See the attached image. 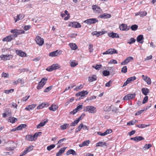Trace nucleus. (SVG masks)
Returning <instances> with one entry per match:
<instances>
[{
	"label": "nucleus",
	"mask_w": 156,
	"mask_h": 156,
	"mask_svg": "<svg viewBox=\"0 0 156 156\" xmlns=\"http://www.w3.org/2000/svg\"><path fill=\"white\" fill-rule=\"evenodd\" d=\"M83 111L92 114L95 113L97 112L96 108L91 105L85 107L84 108Z\"/></svg>",
	"instance_id": "obj_1"
},
{
	"label": "nucleus",
	"mask_w": 156,
	"mask_h": 156,
	"mask_svg": "<svg viewBox=\"0 0 156 156\" xmlns=\"http://www.w3.org/2000/svg\"><path fill=\"white\" fill-rule=\"evenodd\" d=\"M35 41L36 44L39 46H42L44 43L43 38L39 36H37L36 37Z\"/></svg>",
	"instance_id": "obj_2"
},
{
	"label": "nucleus",
	"mask_w": 156,
	"mask_h": 156,
	"mask_svg": "<svg viewBox=\"0 0 156 156\" xmlns=\"http://www.w3.org/2000/svg\"><path fill=\"white\" fill-rule=\"evenodd\" d=\"M47 79L45 78H42L41 81L38 83L37 87L38 90L42 89L46 83Z\"/></svg>",
	"instance_id": "obj_3"
},
{
	"label": "nucleus",
	"mask_w": 156,
	"mask_h": 156,
	"mask_svg": "<svg viewBox=\"0 0 156 156\" xmlns=\"http://www.w3.org/2000/svg\"><path fill=\"white\" fill-rule=\"evenodd\" d=\"M16 37V35H14L13 34H10L4 37L2 39V41L3 42H8L13 40Z\"/></svg>",
	"instance_id": "obj_4"
},
{
	"label": "nucleus",
	"mask_w": 156,
	"mask_h": 156,
	"mask_svg": "<svg viewBox=\"0 0 156 156\" xmlns=\"http://www.w3.org/2000/svg\"><path fill=\"white\" fill-rule=\"evenodd\" d=\"M60 67V66L58 64L56 63L53 64L51 66L48 67L46 70L48 71L51 72L57 69Z\"/></svg>",
	"instance_id": "obj_5"
},
{
	"label": "nucleus",
	"mask_w": 156,
	"mask_h": 156,
	"mask_svg": "<svg viewBox=\"0 0 156 156\" xmlns=\"http://www.w3.org/2000/svg\"><path fill=\"white\" fill-rule=\"evenodd\" d=\"M11 33L13 34L14 35H16V37H17L18 35H20L25 33V31L22 30H18L17 29H14L10 31Z\"/></svg>",
	"instance_id": "obj_6"
},
{
	"label": "nucleus",
	"mask_w": 156,
	"mask_h": 156,
	"mask_svg": "<svg viewBox=\"0 0 156 156\" xmlns=\"http://www.w3.org/2000/svg\"><path fill=\"white\" fill-rule=\"evenodd\" d=\"M62 52V51L61 50H56L50 52L49 55L51 57H56L60 55Z\"/></svg>",
	"instance_id": "obj_7"
},
{
	"label": "nucleus",
	"mask_w": 156,
	"mask_h": 156,
	"mask_svg": "<svg viewBox=\"0 0 156 156\" xmlns=\"http://www.w3.org/2000/svg\"><path fill=\"white\" fill-rule=\"evenodd\" d=\"M117 51L114 48H110L108 49L106 51L103 52L102 54L104 55H112L115 54H118Z\"/></svg>",
	"instance_id": "obj_8"
},
{
	"label": "nucleus",
	"mask_w": 156,
	"mask_h": 156,
	"mask_svg": "<svg viewBox=\"0 0 156 156\" xmlns=\"http://www.w3.org/2000/svg\"><path fill=\"white\" fill-rule=\"evenodd\" d=\"M93 12L95 13L98 14L102 12V10L100 7L96 5H93L92 7Z\"/></svg>",
	"instance_id": "obj_9"
},
{
	"label": "nucleus",
	"mask_w": 156,
	"mask_h": 156,
	"mask_svg": "<svg viewBox=\"0 0 156 156\" xmlns=\"http://www.w3.org/2000/svg\"><path fill=\"white\" fill-rule=\"evenodd\" d=\"M0 58L2 60L5 61L10 60L12 58V56L11 55L2 54L0 55Z\"/></svg>",
	"instance_id": "obj_10"
},
{
	"label": "nucleus",
	"mask_w": 156,
	"mask_h": 156,
	"mask_svg": "<svg viewBox=\"0 0 156 156\" xmlns=\"http://www.w3.org/2000/svg\"><path fill=\"white\" fill-rule=\"evenodd\" d=\"M69 26L75 28H79L81 27L80 24L77 22H71L69 24Z\"/></svg>",
	"instance_id": "obj_11"
},
{
	"label": "nucleus",
	"mask_w": 156,
	"mask_h": 156,
	"mask_svg": "<svg viewBox=\"0 0 156 156\" xmlns=\"http://www.w3.org/2000/svg\"><path fill=\"white\" fill-rule=\"evenodd\" d=\"M98 22V20L96 18L88 19L84 21V23L90 25L92 23H94Z\"/></svg>",
	"instance_id": "obj_12"
},
{
	"label": "nucleus",
	"mask_w": 156,
	"mask_h": 156,
	"mask_svg": "<svg viewBox=\"0 0 156 156\" xmlns=\"http://www.w3.org/2000/svg\"><path fill=\"white\" fill-rule=\"evenodd\" d=\"M24 17L25 15L23 13H20L18 14L16 17H14L15 23L20 20H22L24 18Z\"/></svg>",
	"instance_id": "obj_13"
},
{
	"label": "nucleus",
	"mask_w": 156,
	"mask_h": 156,
	"mask_svg": "<svg viewBox=\"0 0 156 156\" xmlns=\"http://www.w3.org/2000/svg\"><path fill=\"white\" fill-rule=\"evenodd\" d=\"M142 78L147 83V84L149 85L151 84V81L150 78L148 77L147 76H145L144 75H142Z\"/></svg>",
	"instance_id": "obj_14"
},
{
	"label": "nucleus",
	"mask_w": 156,
	"mask_h": 156,
	"mask_svg": "<svg viewBox=\"0 0 156 156\" xmlns=\"http://www.w3.org/2000/svg\"><path fill=\"white\" fill-rule=\"evenodd\" d=\"M133 60V58L132 57H129L125 59L124 61L121 63V65H125Z\"/></svg>",
	"instance_id": "obj_15"
},
{
	"label": "nucleus",
	"mask_w": 156,
	"mask_h": 156,
	"mask_svg": "<svg viewBox=\"0 0 156 156\" xmlns=\"http://www.w3.org/2000/svg\"><path fill=\"white\" fill-rule=\"evenodd\" d=\"M119 28L122 31H127L129 30V27L126 24L122 23L119 26Z\"/></svg>",
	"instance_id": "obj_16"
},
{
	"label": "nucleus",
	"mask_w": 156,
	"mask_h": 156,
	"mask_svg": "<svg viewBox=\"0 0 156 156\" xmlns=\"http://www.w3.org/2000/svg\"><path fill=\"white\" fill-rule=\"evenodd\" d=\"M109 145V144L102 141H100L96 144V147H107Z\"/></svg>",
	"instance_id": "obj_17"
},
{
	"label": "nucleus",
	"mask_w": 156,
	"mask_h": 156,
	"mask_svg": "<svg viewBox=\"0 0 156 156\" xmlns=\"http://www.w3.org/2000/svg\"><path fill=\"white\" fill-rule=\"evenodd\" d=\"M135 94H129L127 95L123 98L124 100H128L134 98L135 97Z\"/></svg>",
	"instance_id": "obj_18"
},
{
	"label": "nucleus",
	"mask_w": 156,
	"mask_h": 156,
	"mask_svg": "<svg viewBox=\"0 0 156 156\" xmlns=\"http://www.w3.org/2000/svg\"><path fill=\"white\" fill-rule=\"evenodd\" d=\"M37 106L36 104H33L27 106L25 110L27 111H30L33 110Z\"/></svg>",
	"instance_id": "obj_19"
},
{
	"label": "nucleus",
	"mask_w": 156,
	"mask_h": 156,
	"mask_svg": "<svg viewBox=\"0 0 156 156\" xmlns=\"http://www.w3.org/2000/svg\"><path fill=\"white\" fill-rule=\"evenodd\" d=\"M88 93V92L87 91L83 90L76 93V96H80L81 97H82L84 96L85 95H87Z\"/></svg>",
	"instance_id": "obj_20"
},
{
	"label": "nucleus",
	"mask_w": 156,
	"mask_h": 156,
	"mask_svg": "<svg viewBox=\"0 0 156 156\" xmlns=\"http://www.w3.org/2000/svg\"><path fill=\"white\" fill-rule=\"evenodd\" d=\"M108 36L112 38H119V36L117 33H115L113 32H111L108 34Z\"/></svg>",
	"instance_id": "obj_21"
},
{
	"label": "nucleus",
	"mask_w": 156,
	"mask_h": 156,
	"mask_svg": "<svg viewBox=\"0 0 156 156\" xmlns=\"http://www.w3.org/2000/svg\"><path fill=\"white\" fill-rule=\"evenodd\" d=\"M26 138L27 140L30 141L36 140L34 135H26Z\"/></svg>",
	"instance_id": "obj_22"
},
{
	"label": "nucleus",
	"mask_w": 156,
	"mask_h": 156,
	"mask_svg": "<svg viewBox=\"0 0 156 156\" xmlns=\"http://www.w3.org/2000/svg\"><path fill=\"white\" fill-rule=\"evenodd\" d=\"M97 77L95 75H92L88 77V80L90 82H92L97 80Z\"/></svg>",
	"instance_id": "obj_23"
},
{
	"label": "nucleus",
	"mask_w": 156,
	"mask_h": 156,
	"mask_svg": "<svg viewBox=\"0 0 156 156\" xmlns=\"http://www.w3.org/2000/svg\"><path fill=\"white\" fill-rule=\"evenodd\" d=\"M48 106V104L47 103H42L40 105H39L37 107V109H42L45 107L46 106Z\"/></svg>",
	"instance_id": "obj_24"
},
{
	"label": "nucleus",
	"mask_w": 156,
	"mask_h": 156,
	"mask_svg": "<svg viewBox=\"0 0 156 156\" xmlns=\"http://www.w3.org/2000/svg\"><path fill=\"white\" fill-rule=\"evenodd\" d=\"M144 37L142 35H140L138 36L136 38V41L137 42L142 44L144 42Z\"/></svg>",
	"instance_id": "obj_25"
},
{
	"label": "nucleus",
	"mask_w": 156,
	"mask_h": 156,
	"mask_svg": "<svg viewBox=\"0 0 156 156\" xmlns=\"http://www.w3.org/2000/svg\"><path fill=\"white\" fill-rule=\"evenodd\" d=\"M16 52L18 55L21 57H26L27 56L26 53L21 50H16Z\"/></svg>",
	"instance_id": "obj_26"
},
{
	"label": "nucleus",
	"mask_w": 156,
	"mask_h": 156,
	"mask_svg": "<svg viewBox=\"0 0 156 156\" xmlns=\"http://www.w3.org/2000/svg\"><path fill=\"white\" fill-rule=\"evenodd\" d=\"M66 147H64L61 148L59 151L57 153L56 156H59L62 155L65 151Z\"/></svg>",
	"instance_id": "obj_27"
},
{
	"label": "nucleus",
	"mask_w": 156,
	"mask_h": 156,
	"mask_svg": "<svg viewBox=\"0 0 156 156\" xmlns=\"http://www.w3.org/2000/svg\"><path fill=\"white\" fill-rule=\"evenodd\" d=\"M58 108V107L57 105L53 104L49 107V109L50 111L54 112Z\"/></svg>",
	"instance_id": "obj_28"
},
{
	"label": "nucleus",
	"mask_w": 156,
	"mask_h": 156,
	"mask_svg": "<svg viewBox=\"0 0 156 156\" xmlns=\"http://www.w3.org/2000/svg\"><path fill=\"white\" fill-rule=\"evenodd\" d=\"M69 63L70 66L72 67H74L78 64V62L75 60L70 61Z\"/></svg>",
	"instance_id": "obj_29"
},
{
	"label": "nucleus",
	"mask_w": 156,
	"mask_h": 156,
	"mask_svg": "<svg viewBox=\"0 0 156 156\" xmlns=\"http://www.w3.org/2000/svg\"><path fill=\"white\" fill-rule=\"evenodd\" d=\"M111 16L110 14L104 13L99 16L98 17L101 18H110Z\"/></svg>",
	"instance_id": "obj_30"
},
{
	"label": "nucleus",
	"mask_w": 156,
	"mask_h": 156,
	"mask_svg": "<svg viewBox=\"0 0 156 156\" xmlns=\"http://www.w3.org/2000/svg\"><path fill=\"white\" fill-rule=\"evenodd\" d=\"M70 154H72L73 155H76V153L73 150L71 149L69 150L66 153V154L67 155Z\"/></svg>",
	"instance_id": "obj_31"
},
{
	"label": "nucleus",
	"mask_w": 156,
	"mask_h": 156,
	"mask_svg": "<svg viewBox=\"0 0 156 156\" xmlns=\"http://www.w3.org/2000/svg\"><path fill=\"white\" fill-rule=\"evenodd\" d=\"M90 141L89 140H87L84 141L82 143L79 145L80 147H82L83 146H87L90 144Z\"/></svg>",
	"instance_id": "obj_32"
},
{
	"label": "nucleus",
	"mask_w": 156,
	"mask_h": 156,
	"mask_svg": "<svg viewBox=\"0 0 156 156\" xmlns=\"http://www.w3.org/2000/svg\"><path fill=\"white\" fill-rule=\"evenodd\" d=\"M69 45L71 49L73 50H75L77 48V46L75 43H69Z\"/></svg>",
	"instance_id": "obj_33"
},
{
	"label": "nucleus",
	"mask_w": 156,
	"mask_h": 156,
	"mask_svg": "<svg viewBox=\"0 0 156 156\" xmlns=\"http://www.w3.org/2000/svg\"><path fill=\"white\" fill-rule=\"evenodd\" d=\"M48 120H47L44 122H41L39 124H38L37 126V129H39L41 127L44 126L45 124L48 122Z\"/></svg>",
	"instance_id": "obj_34"
},
{
	"label": "nucleus",
	"mask_w": 156,
	"mask_h": 156,
	"mask_svg": "<svg viewBox=\"0 0 156 156\" xmlns=\"http://www.w3.org/2000/svg\"><path fill=\"white\" fill-rule=\"evenodd\" d=\"M151 147L152 145L151 144H145L144 145V146L142 147V150L145 151Z\"/></svg>",
	"instance_id": "obj_35"
},
{
	"label": "nucleus",
	"mask_w": 156,
	"mask_h": 156,
	"mask_svg": "<svg viewBox=\"0 0 156 156\" xmlns=\"http://www.w3.org/2000/svg\"><path fill=\"white\" fill-rule=\"evenodd\" d=\"M141 91L142 93L145 95H147L149 92V90L147 88H142Z\"/></svg>",
	"instance_id": "obj_36"
},
{
	"label": "nucleus",
	"mask_w": 156,
	"mask_h": 156,
	"mask_svg": "<svg viewBox=\"0 0 156 156\" xmlns=\"http://www.w3.org/2000/svg\"><path fill=\"white\" fill-rule=\"evenodd\" d=\"M27 126V125L25 124H22L20 126H18L17 127V130H20L22 129L23 128H25Z\"/></svg>",
	"instance_id": "obj_37"
},
{
	"label": "nucleus",
	"mask_w": 156,
	"mask_h": 156,
	"mask_svg": "<svg viewBox=\"0 0 156 156\" xmlns=\"http://www.w3.org/2000/svg\"><path fill=\"white\" fill-rule=\"evenodd\" d=\"M102 66L101 64H99V65H96L95 66L93 65L92 66V67L93 68H94L95 69H96V70H99L100 68H101Z\"/></svg>",
	"instance_id": "obj_38"
},
{
	"label": "nucleus",
	"mask_w": 156,
	"mask_h": 156,
	"mask_svg": "<svg viewBox=\"0 0 156 156\" xmlns=\"http://www.w3.org/2000/svg\"><path fill=\"white\" fill-rule=\"evenodd\" d=\"M83 127V123H81L79 126L75 130V132L78 133L80 132Z\"/></svg>",
	"instance_id": "obj_39"
},
{
	"label": "nucleus",
	"mask_w": 156,
	"mask_h": 156,
	"mask_svg": "<svg viewBox=\"0 0 156 156\" xmlns=\"http://www.w3.org/2000/svg\"><path fill=\"white\" fill-rule=\"evenodd\" d=\"M150 125L149 124L148 125H145L144 124H140L136 126V127L139 128H143L147 127Z\"/></svg>",
	"instance_id": "obj_40"
},
{
	"label": "nucleus",
	"mask_w": 156,
	"mask_h": 156,
	"mask_svg": "<svg viewBox=\"0 0 156 156\" xmlns=\"http://www.w3.org/2000/svg\"><path fill=\"white\" fill-rule=\"evenodd\" d=\"M69 124L68 123L64 124L63 125L60 126V128L62 130L65 129L67 127L69 126Z\"/></svg>",
	"instance_id": "obj_41"
},
{
	"label": "nucleus",
	"mask_w": 156,
	"mask_h": 156,
	"mask_svg": "<svg viewBox=\"0 0 156 156\" xmlns=\"http://www.w3.org/2000/svg\"><path fill=\"white\" fill-rule=\"evenodd\" d=\"M17 119L16 118L14 117H11L9 119V122L13 123L17 121Z\"/></svg>",
	"instance_id": "obj_42"
},
{
	"label": "nucleus",
	"mask_w": 156,
	"mask_h": 156,
	"mask_svg": "<svg viewBox=\"0 0 156 156\" xmlns=\"http://www.w3.org/2000/svg\"><path fill=\"white\" fill-rule=\"evenodd\" d=\"M42 133L41 132H37L36 133L33 135L34 136L36 140L37 139V137L41 135Z\"/></svg>",
	"instance_id": "obj_43"
},
{
	"label": "nucleus",
	"mask_w": 156,
	"mask_h": 156,
	"mask_svg": "<svg viewBox=\"0 0 156 156\" xmlns=\"http://www.w3.org/2000/svg\"><path fill=\"white\" fill-rule=\"evenodd\" d=\"M136 79L135 76H133L128 78L127 80L128 81L129 83H130L131 81H133L135 80Z\"/></svg>",
	"instance_id": "obj_44"
},
{
	"label": "nucleus",
	"mask_w": 156,
	"mask_h": 156,
	"mask_svg": "<svg viewBox=\"0 0 156 156\" xmlns=\"http://www.w3.org/2000/svg\"><path fill=\"white\" fill-rule=\"evenodd\" d=\"M138 28V26L136 25H132L130 27L131 30L133 31L136 30Z\"/></svg>",
	"instance_id": "obj_45"
},
{
	"label": "nucleus",
	"mask_w": 156,
	"mask_h": 156,
	"mask_svg": "<svg viewBox=\"0 0 156 156\" xmlns=\"http://www.w3.org/2000/svg\"><path fill=\"white\" fill-rule=\"evenodd\" d=\"M107 33V31H105L104 30H102V31L100 32H98V37L100 35L104 34Z\"/></svg>",
	"instance_id": "obj_46"
},
{
	"label": "nucleus",
	"mask_w": 156,
	"mask_h": 156,
	"mask_svg": "<svg viewBox=\"0 0 156 156\" xmlns=\"http://www.w3.org/2000/svg\"><path fill=\"white\" fill-rule=\"evenodd\" d=\"M34 146L33 145H30L27 147L26 150L28 152L30 151L33 150Z\"/></svg>",
	"instance_id": "obj_47"
},
{
	"label": "nucleus",
	"mask_w": 156,
	"mask_h": 156,
	"mask_svg": "<svg viewBox=\"0 0 156 156\" xmlns=\"http://www.w3.org/2000/svg\"><path fill=\"white\" fill-rule=\"evenodd\" d=\"M55 144H51L47 147V150L49 151H50L55 147Z\"/></svg>",
	"instance_id": "obj_48"
},
{
	"label": "nucleus",
	"mask_w": 156,
	"mask_h": 156,
	"mask_svg": "<svg viewBox=\"0 0 156 156\" xmlns=\"http://www.w3.org/2000/svg\"><path fill=\"white\" fill-rule=\"evenodd\" d=\"M127 69L126 66L123 67L121 69V72L122 73H126L127 72Z\"/></svg>",
	"instance_id": "obj_49"
},
{
	"label": "nucleus",
	"mask_w": 156,
	"mask_h": 156,
	"mask_svg": "<svg viewBox=\"0 0 156 156\" xmlns=\"http://www.w3.org/2000/svg\"><path fill=\"white\" fill-rule=\"evenodd\" d=\"M103 74L105 76H108L110 74L109 71L107 70H105L103 72Z\"/></svg>",
	"instance_id": "obj_50"
},
{
	"label": "nucleus",
	"mask_w": 156,
	"mask_h": 156,
	"mask_svg": "<svg viewBox=\"0 0 156 156\" xmlns=\"http://www.w3.org/2000/svg\"><path fill=\"white\" fill-rule=\"evenodd\" d=\"M30 97V96H26L23 98L21 100V101L23 102H26Z\"/></svg>",
	"instance_id": "obj_51"
},
{
	"label": "nucleus",
	"mask_w": 156,
	"mask_h": 156,
	"mask_svg": "<svg viewBox=\"0 0 156 156\" xmlns=\"http://www.w3.org/2000/svg\"><path fill=\"white\" fill-rule=\"evenodd\" d=\"M139 13L140 14V17H143L145 16L147 14V12L145 11L140 12Z\"/></svg>",
	"instance_id": "obj_52"
},
{
	"label": "nucleus",
	"mask_w": 156,
	"mask_h": 156,
	"mask_svg": "<svg viewBox=\"0 0 156 156\" xmlns=\"http://www.w3.org/2000/svg\"><path fill=\"white\" fill-rule=\"evenodd\" d=\"M113 81L111 80L108 82L107 83L105 84V86L106 87H110Z\"/></svg>",
	"instance_id": "obj_53"
},
{
	"label": "nucleus",
	"mask_w": 156,
	"mask_h": 156,
	"mask_svg": "<svg viewBox=\"0 0 156 156\" xmlns=\"http://www.w3.org/2000/svg\"><path fill=\"white\" fill-rule=\"evenodd\" d=\"M144 139V138L141 136H136V141H138Z\"/></svg>",
	"instance_id": "obj_54"
},
{
	"label": "nucleus",
	"mask_w": 156,
	"mask_h": 156,
	"mask_svg": "<svg viewBox=\"0 0 156 156\" xmlns=\"http://www.w3.org/2000/svg\"><path fill=\"white\" fill-rule=\"evenodd\" d=\"M112 132V130L110 129H107L105 132V135H106L108 134H110Z\"/></svg>",
	"instance_id": "obj_55"
},
{
	"label": "nucleus",
	"mask_w": 156,
	"mask_h": 156,
	"mask_svg": "<svg viewBox=\"0 0 156 156\" xmlns=\"http://www.w3.org/2000/svg\"><path fill=\"white\" fill-rule=\"evenodd\" d=\"M136 41V39L133 38H131L130 39V41L128 42V43L130 44L134 43Z\"/></svg>",
	"instance_id": "obj_56"
},
{
	"label": "nucleus",
	"mask_w": 156,
	"mask_h": 156,
	"mask_svg": "<svg viewBox=\"0 0 156 156\" xmlns=\"http://www.w3.org/2000/svg\"><path fill=\"white\" fill-rule=\"evenodd\" d=\"M136 120H135L134 121L133 120H132L131 121H130L127 123V125H132L134 124V123L136 122Z\"/></svg>",
	"instance_id": "obj_57"
},
{
	"label": "nucleus",
	"mask_w": 156,
	"mask_h": 156,
	"mask_svg": "<svg viewBox=\"0 0 156 156\" xmlns=\"http://www.w3.org/2000/svg\"><path fill=\"white\" fill-rule=\"evenodd\" d=\"M2 76L4 78H8L9 77V74L8 73L3 72L2 74Z\"/></svg>",
	"instance_id": "obj_58"
},
{
	"label": "nucleus",
	"mask_w": 156,
	"mask_h": 156,
	"mask_svg": "<svg viewBox=\"0 0 156 156\" xmlns=\"http://www.w3.org/2000/svg\"><path fill=\"white\" fill-rule=\"evenodd\" d=\"M22 81V79H19L13 82V83L14 85L20 83V82H21Z\"/></svg>",
	"instance_id": "obj_59"
},
{
	"label": "nucleus",
	"mask_w": 156,
	"mask_h": 156,
	"mask_svg": "<svg viewBox=\"0 0 156 156\" xmlns=\"http://www.w3.org/2000/svg\"><path fill=\"white\" fill-rule=\"evenodd\" d=\"M111 109V107L110 106H107L106 107H105L104 108V110L105 111H110Z\"/></svg>",
	"instance_id": "obj_60"
},
{
	"label": "nucleus",
	"mask_w": 156,
	"mask_h": 156,
	"mask_svg": "<svg viewBox=\"0 0 156 156\" xmlns=\"http://www.w3.org/2000/svg\"><path fill=\"white\" fill-rule=\"evenodd\" d=\"M78 123L77 121L76 120L73 122L71 123L70 126H74L77 125Z\"/></svg>",
	"instance_id": "obj_61"
},
{
	"label": "nucleus",
	"mask_w": 156,
	"mask_h": 156,
	"mask_svg": "<svg viewBox=\"0 0 156 156\" xmlns=\"http://www.w3.org/2000/svg\"><path fill=\"white\" fill-rule=\"evenodd\" d=\"M89 52H91L93 51V45L92 44H90L89 46Z\"/></svg>",
	"instance_id": "obj_62"
},
{
	"label": "nucleus",
	"mask_w": 156,
	"mask_h": 156,
	"mask_svg": "<svg viewBox=\"0 0 156 156\" xmlns=\"http://www.w3.org/2000/svg\"><path fill=\"white\" fill-rule=\"evenodd\" d=\"M52 86H49L46 88L44 90V92H49L52 88Z\"/></svg>",
	"instance_id": "obj_63"
},
{
	"label": "nucleus",
	"mask_w": 156,
	"mask_h": 156,
	"mask_svg": "<svg viewBox=\"0 0 156 156\" xmlns=\"http://www.w3.org/2000/svg\"><path fill=\"white\" fill-rule=\"evenodd\" d=\"M117 61L115 59H112V60H111L108 63H111V64H117Z\"/></svg>",
	"instance_id": "obj_64"
}]
</instances>
